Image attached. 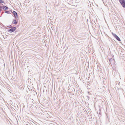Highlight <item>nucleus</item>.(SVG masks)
Instances as JSON below:
<instances>
[{
  "instance_id": "7",
  "label": "nucleus",
  "mask_w": 125,
  "mask_h": 125,
  "mask_svg": "<svg viewBox=\"0 0 125 125\" xmlns=\"http://www.w3.org/2000/svg\"><path fill=\"white\" fill-rule=\"evenodd\" d=\"M5 12L6 13L8 14H9L10 13V12L9 11L7 10H5Z\"/></svg>"
},
{
  "instance_id": "6",
  "label": "nucleus",
  "mask_w": 125,
  "mask_h": 125,
  "mask_svg": "<svg viewBox=\"0 0 125 125\" xmlns=\"http://www.w3.org/2000/svg\"><path fill=\"white\" fill-rule=\"evenodd\" d=\"M12 23L13 24H17V22L15 20L13 19Z\"/></svg>"
},
{
  "instance_id": "10",
  "label": "nucleus",
  "mask_w": 125,
  "mask_h": 125,
  "mask_svg": "<svg viewBox=\"0 0 125 125\" xmlns=\"http://www.w3.org/2000/svg\"><path fill=\"white\" fill-rule=\"evenodd\" d=\"M112 60H113V59H112V58H111L109 60V61H110V62L111 61H112Z\"/></svg>"
},
{
  "instance_id": "4",
  "label": "nucleus",
  "mask_w": 125,
  "mask_h": 125,
  "mask_svg": "<svg viewBox=\"0 0 125 125\" xmlns=\"http://www.w3.org/2000/svg\"><path fill=\"white\" fill-rule=\"evenodd\" d=\"M16 29V27H13L10 29L9 31V32H11L14 31Z\"/></svg>"
},
{
  "instance_id": "8",
  "label": "nucleus",
  "mask_w": 125,
  "mask_h": 125,
  "mask_svg": "<svg viewBox=\"0 0 125 125\" xmlns=\"http://www.w3.org/2000/svg\"><path fill=\"white\" fill-rule=\"evenodd\" d=\"M2 7L0 6V13L1 12L2 10Z\"/></svg>"
},
{
  "instance_id": "9",
  "label": "nucleus",
  "mask_w": 125,
  "mask_h": 125,
  "mask_svg": "<svg viewBox=\"0 0 125 125\" xmlns=\"http://www.w3.org/2000/svg\"><path fill=\"white\" fill-rule=\"evenodd\" d=\"M4 1L2 0H0V3H4Z\"/></svg>"
},
{
  "instance_id": "11",
  "label": "nucleus",
  "mask_w": 125,
  "mask_h": 125,
  "mask_svg": "<svg viewBox=\"0 0 125 125\" xmlns=\"http://www.w3.org/2000/svg\"><path fill=\"white\" fill-rule=\"evenodd\" d=\"M86 97H87V98H88V99H89V96H87Z\"/></svg>"
},
{
  "instance_id": "5",
  "label": "nucleus",
  "mask_w": 125,
  "mask_h": 125,
  "mask_svg": "<svg viewBox=\"0 0 125 125\" xmlns=\"http://www.w3.org/2000/svg\"><path fill=\"white\" fill-rule=\"evenodd\" d=\"M2 8L4 10H8V8L7 7L5 6H4L3 7H2Z\"/></svg>"
},
{
  "instance_id": "2",
  "label": "nucleus",
  "mask_w": 125,
  "mask_h": 125,
  "mask_svg": "<svg viewBox=\"0 0 125 125\" xmlns=\"http://www.w3.org/2000/svg\"><path fill=\"white\" fill-rule=\"evenodd\" d=\"M11 12L14 15V16L15 19H17L18 18L17 14L16 12L13 11L12 12L11 10H10Z\"/></svg>"
},
{
  "instance_id": "1",
  "label": "nucleus",
  "mask_w": 125,
  "mask_h": 125,
  "mask_svg": "<svg viewBox=\"0 0 125 125\" xmlns=\"http://www.w3.org/2000/svg\"><path fill=\"white\" fill-rule=\"evenodd\" d=\"M119 1L122 5V6L124 7L125 8V0H119Z\"/></svg>"
},
{
  "instance_id": "3",
  "label": "nucleus",
  "mask_w": 125,
  "mask_h": 125,
  "mask_svg": "<svg viewBox=\"0 0 125 125\" xmlns=\"http://www.w3.org/2000/svg\"><path fill=\"white\" fill-rule=\"evenodd\" d=\"M113 35L115 37L116 39L118 41H120L121 40L120 38L115 34L112 33Z\"/></svg>"
}]
</instances>
